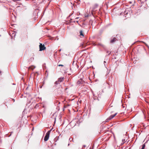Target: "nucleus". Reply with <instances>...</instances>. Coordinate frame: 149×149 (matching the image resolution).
<instances>
[{"instance_id": "nucleus-1", "label": "nucleus", "mask_w": 149, "mask_h": 149, "mask_svg": "<svg viewBox=\"0 0 149 149\" xmlns=\"http://www.w3.org/2000/svg\"><path fill=\"white\" fill-rule=\"evenodd\" d=\"M50 131H48V132L46 133L44 139V140L45 141H47L48 140L49 136Z\"/></svg>"}, {"instance_id": "nucleus-2", "label": "nucleus", "mask_w": 149, "mask_h": 149, "mask_svg": "<svg viewBox=\"0 0 149 149\" xmlns=\"http://www.w3.org/2000/svg\"><path fill=\"white\" fill-rule=\"evenodd\" d=\"M40 50V51H42L46 49V47H45L44 45H42V44L40 43L39 45Z\"/></svg>"}, {"instance_id": "nucleus-3", "label": "nucleus", "mask_w": 149, "mask_h": 149, "mask_svg": "<svg viewBox=\"0 0 149 149\" xmlns=\"http://www.w3.org/2000/svg\"><path fill=\"white\" fill-rule=\"evenodd\" d=\"M98 5L97 4H94L92 7L91 11L93 12V11H95L96 10V8L98 7Z\"/></svg>"}, {"instance_id": "nucleus-4", "label": "nucleus", "mask_w": 149, "mask_h": 149, "mask_svg": "<svg viewBox=\"0 0 149 149\" xmlns=\"http://www.w3.org/2000/svg\"><path fill=\"white\" fill-rule=\"evenodd\" d=\"M117 114V113H115L114 114L111 115L106 120H110L111 119L113 118Z\"/></svg>"}, {"instance_id": "nucleus-5", "label": "nucleus", "mask_w": 149, "mask_h": 149, "mask_svg": "<svg viewBox=\"0 0 149 149\" xmlns=\"http://www.w3.org/2000/svg\"><path fill=\"white\" fill-rule=\"evenodd\" d=\"M117 40V39L114 37L111 40L110 42L111 43H113Z\"/></svg>"}, {"instance_id": "nucleus-6", "label": "nucleus", "mask_w": 149, "mask_h": 149, "mask_svg": "<svg viewBox=\"0 0 149 149\" xmlns=\"http://www.w3.org/2000/svg\"><path fill=\"white\" fill-rule=\"evenodd\" d=\"M17 123L18 127H20L22 126V123L21 121L20 120H18Z\"/></svg>"}, {"instance_id": "nucleus-7", "label": "nucleus", "mask_w": 149, "mask_h": 149, "mask_svg": "<svg viewBox=\"0 0 149 149\" xmlns=\"http://www.w3.org/2000/svg\"><path fill=\"white\" fill-rule=\"evenodd\" d=\"M63 80L64 78L61 77L58 79V81L59 82H61L63 81Z\"/></svg>"}, {"instance_id": "nucleus-8", "label": "nucleus", "mask_w": 149, "mask_h": 149, "mask_svg": "<svg viewBox=\"0 0 149 149\" xmlns=\"http://www.w3.org/2000/svg\"><path fill=\"white\" fill-rule=\"evenodd\" d=\"M138 2L141 5L144 3V2L143 1H141V0H138ZM142 6V5H141V6Z\"/></svg>"}, {"instance_id": "nucleus-9", "label": "nucleus", "mask_w": 149, "mask_h": 149, "mask_svg": "<svg viewBox=\"0 0 149 149\" xmlns=\"http://www.w3.org/2000/svg\"><path fill=\"white\" fill-rule=\"evenodd\" d=\"M80 36H82V37H84V35L83 33V31H82L81 30L80 31Z\"/></svg>"}, {"instance_id": "nucleus-10", "label": "nucleus", "mask_w": 149, "mask_h": 149, "mask_svg": "<svg viewBox=\"0 0 149 149\" xmlns=\"http://www.w3.org/2000/svg\"><path fill=\"white\" fill-rule=\"evenodd\" d=\"M125 142H126V141H125V139H123L122 140V142L121 143V144L122 145L124 143H125Z\"/></svg>"}, {"instance_id": "nucleus-11", "label": "nucleus", "mask_w": 149, "mask_h": 149, "mask_svg": "<svg viewBox=\"0 0 149 149\" xmlns=\"http://www.w3.org/2000/svg\"><path fill=\"white\" fill-rule=\"evenodd\" d=\"M35 68V67H33V66L30 67L29 68V69H31L32 70H33Z\"/></svg>"}, {"instance_id": "nucleus-12", "label": "nucleus", "mask_w": 149, "mask_h": 149, "mask_svg": "<svg viewBox=\"0 0 149 149\" xmlns=\"http://www.w3.org/2000/svg\"><path fill=\"white\" fill-rule=\"evenodd\" d=\"M145 147V144H144L142 146V148H141V149H144Z\"/></svg>"}, {"instance_id": "nucleus-13", "label": "nucleus", "mask_w": 149, "mask_h": 149, "mask_svg": "<svg viewBox=\"0 0 149 149\" xmlns=\"http://www.w3.org/2000/svg\"><path fill=\"white\" fill-rule=\"evenodd\" d=\"M59 82L58 81H56L55 82V85H57V84H59Z\"/></svg>"}, {"instance_id": "nucleus-14", "label": "nucleus", "mask_w": 149, "mask_h": 149, "mask_svg": "<svg viewBox=\"0 0 149 149\" xmlns=\"http://www.w3.org/2000/svg\"><path fill=\"white\" fill-rule=\"evenodd\" d=\"M58 66H63V65L62 64H59L58 65Z\"/></svg>"}, {"instance_id": "nucleus-15", "label": "nucleus", "mask_w": 149, "mask_h": 149, "mask_svg": "<svg viewBox=\"0 0 149 149\" xmlns=\"http://www.w3.org/2000/svg\"><path fill=\"white\" fill-rule=\"evenodd\" d=\"M134 1V0H133V1H129V2L130 3H132L133 2V1Z\"/></svg>"}, {"instance_id": "nucleus-16", "label": "nucleus", "mask_w": 149, "mask_h": 149, "mask_svg": "<svg viewBox=\"0 0 149 149\" xmlns=\"http://www.w3.org/2000/svg\"><path fill=\"white\" fill-rule=\"evenodd\" d=\"M80 82L79 81H78L77 83L78 84H80Z\"/></svg>"}, {"instance_id": "nucleus-17", "label": "nucleus", "mask_w": 149, "mask_h": 149, "mask_svg": "<svg viewBox=\"0 0 149 149\" xmlns=\"http://www.w3.org/2000/svg\"><path fill=\"white\" fill-rule=\"evenodd\" d=\"M32 130H34V127H33L32 129Z\"/></svg>"}, {"instance_id": "nucleus-18", "label": "nucleus", "mask_w": 149, "mask_h": 149, "mask_svg": "<svg viewBox=\"0 0 149 149\" xmlns=\"http://www.w3.org/2000/svg\"><path fill=\"white\" fill-rule=\"evenodd\" d=\"M61 49H59V52H60V51H61Z\"/></svg>"}, {"instance_id": "nucleus-19", "label": "nucleus", "mask_w": 149, "mask_h": 149, "mask_svg": "<svg viewBox=\"0 0 149 149\" xmlns=\"http://www.w3.org/2000/svg\"><path fill=\"white\" fill-rule=\"evenodd\" d=\"M78 17H77L76 18V19H78Z\"/></svg>"}, {"instance_id": "nucleus-20", "label": "nucleus", "mask_w": 149, "mask_h": 149, "mask_svg": "<svg viewBox=\"0 0 149 149\" xmlns=\"http://www.w3.org/2000/svg\"><path fill=\"white\" fill-rule=\"evenodd\" d=\"M107 52V53H109V52Z\"/></svg>"}, {"instance_id": "nucleus-21", "label": "nucleus", "mask_w": 149, "mask_h": 149, "mask_svg": "<svg viewBox=\"0 0 149 149\" xmlns=\"http://www.w3.org/2000/svg\"><path fill=\"white\" fill-rule=\"evenodd\" d=\"M52 129H51L50 130L52 131Z\"/></svg>"}]
</instances>
